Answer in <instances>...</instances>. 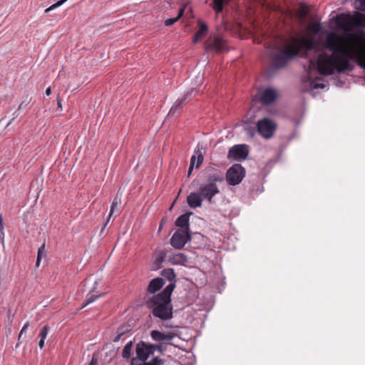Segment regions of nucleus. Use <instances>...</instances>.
Instances as JSON below:
<instances>
[{"instance_id":"obj_41","label":"nucleus","mask_w":365,"mask_h":365,"mask_svg":"<svg viewBox=\"0 0 365 365\" xmlns=\"http://www.w3.org/2000/svg\"><path fill=\"white\" fill-rule=\"evenodd\" d=\"M46 251L45 250V245L44 244H43L39 248H38V255L37 256H40V257L41 258L43 256H46Z\"/></svg>"},{"instance_id":"obj_39","label":"nucleus","mask_w":365,"mask_h":365,"mask_svg":"<svg viewBox=\"0 0 365 365\" xmlns=\"http://www.w3.org/2000/svg\"><path fill=\"white\" fill-rule=\"evenodd\" d=\"M149 347H150V350L151 351H150L151 354H153V353L156 350L159 351L160 352H163V349L160 345L149 344Z\"/></svg>"},{"instance_id":"obj_35","label":"nucleus","mask_w":365,"mask_h":365,"mask_svg":"<svg viewBox=\"0 0 365 365\" xmlns=\"http://www.w3.org/2000/svg\"><path fill=\"white\" fill-rule=\"evenodd\" d=\"M68 0H60V1H58L56 3L53 4V5H51L48 8H47L45 10V13H48L49 11L56 9L57 7L61 6L63 4H64Z\"/></svg>"},{"instance_id":"obj_1","label":"nucleus","mask_w":365,"mask_h":365,"mask_svg":"<svg viewBox=\"0 0 365 365\" xmlns=\"http://www.w3.org/2000/svg\"><path fill=\"white\" fill-rule=\"evenodd\" d=\"M338 36L335 32H328L323 41L325 52L317 56L316 61L319 73L323 76H330L336 73H342L351 71L353 64L349 58H354L356 64L365 69V61L361 55V50L358 43H354L349 50L343 46H338Z\"/></svg>"},{"instance_id":"obj_63","label":"nucleus","mask_w":365,"mask_h":365,"mask_svg":"<svg viewBox=\"0 0 365 365\" xmlns=\"http://www.w3.org/2000/svg\"><path fill=\"white\" fill-rule=\"evenodd\" d=\"M16 113V112H15V113H14V118H16V117H17V116L19 115V113Z\"/></svg>"},{"instance_id":"obj_56","label":"nucleus","mask_w":365,"mask_h":365,"mask_svg":"<svg viewBox=\"0 0 365 365\" xmlns=\"http://www.w3.org/2000/svg\"><path fill=\"white\" fill-rule=\"evenodd\" d=\"M57 104H58V108H62L61 99L60 98L59 96L57 98Z\"/></svg>"},{"instance_id":"obj_4","label":"nucleus","mask_w":365,"mask_h":365,"mask_svg":"<svg viewBox=\"0 0 365 365\" xmlns=\"http://www.w3.org/2000/svg\"><path fill=\"white\" fill-rule=\"evenodd\" d=\"M202 237L200 233H192L184 230H176L170 238V243L173 247L177 250H181L185 244L190 242L193 237Z\"/></svg>"},{"instance_id":"obj_11","label":"nucleus","mask_w":365,"mask_h":365,"mask_svg":"<svg viewBox=\"0 0 365 365\" xmlns=\"http://www.w3.org/2000/svg\"><path fill=\"white\" fill-rule=\"evenodd\" d=\"M150 351H151L150 350L149 344H146L143 341H139L136 344V348H135V352H136V355H137V357L135 359H137L138 362L139 361H146L148 359V357L150 356V355H151Z\"/></svg>"},{"instance_id":"obj_7","label":"nucleus","mask_w":365,"mask_h":365,"mask_svg":"<svg viewBox=\"0 0 365 365\" xmlns=\"http://www.w3.org/2000/svg\"><path fill=\"white\" fill-rule=\"evenodd\" d=\"M250 152V147L246 144H238L231 147L228 151V159H233L237 161L245 160Z\"/></svg>"},{"instance_id":"obj_48","label":"nucleus","mask_w":365,"mask_h":365,"mask_svg":"<svg viewBox=\"0 0 365 365\" xmlns=\"http://www.w3.org/2000/svg\"><path fill=\"white\" fill-rule=\"evenodd\" d=\"M202 37V36H198V34L196 33L195 34V36H194V38H193V41H192L193 43H197L200 40V38H201Z\"/></svg>"},{"instance_id":"obj_20","label":"nucleus","mask_w":365,"mask_h":365,"mask_svg":"<svg viewBox=\"0 0 365 365\" xmlns=\"http://www.w3.org/2000/svg\"><path fill=\"white\" fill-rule=\"evenodd\" d=\"M168 261L174 265H185L187 262V257L183 253L172 254L168 256Z\"/></svg>"},{"instance_id":"obj_27","label":"nucleus","mask_w":365,"mask_h":365,"mask_svg":"<svg viewBox=\"0 0 365 365\" xmlns=\"http://www.w3.org/2000/svg\"><path fill=\"white\" fill-rule=\"evenodd\" d=\"M120 202V200L118 198V197H114L111 207H110V211L108 215V217L107 219V222L105 224L104 227H106L110 220V218L111 217L112 215L115 212V208L118 207V204Z\"/></svg>"},{"instance_id":"obj_42","label":"nucleus","mask_w":365,"mask_h":365,"mask_svg":"<svg viewBox=\"0 0 365 365\" xmlns=\"http://www.w3.org/2000/svg\"><path fill=\"white\" fill-rule=\"evenodd\" d=\"M178 18H170L168 19L165 21V25L167 26H170L173 25L175 22H177Z\"/></svg>"},{"instance_id":"obj_45","label":"nucleus","mask_w":365,"mask_h":365,"mask_svg":"<svg viewBox=\"0 0 365 365\" xmlns=\"http://www.w3.org/2000/svg\"><path fill=\"white\" fill-rule=\"evenodd\" d=\"M98 359L93 357L91 361L89 363V365H98Z\"/></svg>"},{"instance_id":"obj_32","label":"nucleus","mask_w":365,"mask_h":365,"mask_svg":"<svg viewBox=\"0 0 365 365\" xmlns=\"http://www.w3.org/2000/svg\"><path fill=\"white\" fill-rule=\"evenodd\" d=\"M318 80L320 78H317L311 82V87L314 89L318 88H324L326 87V84L324 83H319Z\"/></svg>"},{"instance_id":"obj_3","label":"nucleus","mask_w":365,"mask_h":365,"mask_svg":"<svg viewBox=\"0 0 365 365\" xmlns=\"http://www.w3.org/2000/svg\"><path fill=\"white\" fill-rule=\"evenodd\" d=\"M298 55L299 50L293 49L292 46L280 48L271 56L269 66L267 70L269 76H271L272 73L277 70L285 68L289 62Z\"/></svg>"},{"instance_id":"obj_18","label":"nucleus","mask_w":365,"mask_h":365,"mask_svg":"<svg viewBox=\"0 0 365 365\" xmlns=\"http://www.w3.org/2000/svg\"><path fill=\"white\" fill-rule=\"evenodd\" d=\"M187 203L191 208L200 207L202 204V199L199 192H190L187 197Z\"/></svg>"},{"instance_id":"obj_14","label":"nucleus","mask_w":365,"mask_h":365,"mask_svg":"<svg viewBox=\"0 0 365 365\" xmlns=\"http://www.w3.org/2000/svg\"><path fill=\"white\" fill-rule=\"evenodd\" d=\"M277 93L273 88H267L261 93L259 101L263 106H269L277 99Z\"/></svg>"},{"instance_id":"obj_55","label":"nucleus","mask_w":365,"mask_h":365,"mask_svg":"<svg viewBox=\"0 0 365 365\" xmlns=\"http://www.w3.org/2000/svg\"><path fill=\"white\" fill-rule=\"evenodd\" d=\"M11 326H10V324H9L7 328H6V334L8 336L9 334H11Z\"/></svg>"},{"instance_id":"obj_44","label":"nucleus","mask_w":365,"mask_h":365,"mask_svg":"<svg viewBox=\"0 0 365 365\" xmlns=\"http://www.w3.org/2000/svg\"><path fill=\"white\" fill-rule=\"evenodd\" d=\"M165 222H166V217H163L160 223V225H159V229H158L159 232L162 230Z\"/></svg>"},{"instance_id":"obj_59","label":"nucleus","mask_w":365,"mask_h":365,"mask_svg":"<svg viewBox=\"0 0 365 365\" xmlns=\"http://www.w3.org/2000/svg\"><path fill=\"white\" fill-rule=\"evenodd\" d=\"M41 259V258L40 257V256H37V259H36V267L39 266Z\"/></svg>"},{"instance_id":"obj_8","label":"nucleus","mask_w":365,"mask_h":365,"mask_svg":"<svg viewBox=\"0 0 365 365\" xmlns=\"http://www.w3.org/2000/svg\"><path fill=\"white\" fill-rule=\"evenodd\" d=\"M205 178V185L207 186H217V183H221L224 181L223 174L220 171L207 169L202 172Z\"/></svg>"},{"instance_id":"obj_21","label":"nucleus","mask_w":365,"mask_h":365,"mask_svg":"<svg viewBox=\"0 0 365 365\" xmlns=\"http://www.w3.org/2000/svg\"><path fill=\"white\" fill-rule=\"evenodd\" d=\"M168 251L166 250H160L158 252L155 260L154 264L157 269H160L162 267V264L166 259L168 260V256H167Z\"/></svg>"},{"instance_id":"obj_38","label":"nucleus","mask_w":365,"mask_h":365,"mask_svg":"<svg viewBox=\"0 0 365 365\" xmlns=\"http://www.w3.org/2000/svg\"><path fill=\"white\" fill-rule=\"evenodd\" d=\"M151 365H165V360L155 356L151 359Z\"/></svg>"},{"instance_id":"obj_62","label":"nucleus","mask_w":365,"mask_h":365,"mask_svg":"<svg viewBox=\"0 0 365 365\" xmlns=\"http://www.w3.org/2000/svg\"><path fill=\"white\" fill-rule=\"evenodd\" d=\"M345 34H346V36H349L350 35V33H349V31L348 30H346L345 31Z\"/></svg>"},{"instance_id":"obj_5","label":"nucleus","mask_w":365,"mask_h":365,"mask_svg":"<svg viewBox=\"0 0 365 365\" xmlns=\"http://www.w3.org/2000/svg\"><path fill=\"white\" fill-rule=\"evenodd\" d=\"M245 169L242 165L233 164L226 172V180L228 185L235 186L239 185L245 177Z\"/></svg>"},{"instance_id":"obj_30","label":"nucleus","mask_w":365,"mask_h":365,"mask_svg":"<svg viewBox=\"0 0 365 365\" xmlns=\"http://www.w3.org/2000/svg\"><path fill=\"white\" fill-rule=\"evenodd\" d=\"M50 331V327L48 325H45L39 331L38 337L40 339H46L47 337L48 332Z\"/></svg>"},{"instance_id":"obj_25","label":"nucleus","mask_w":365,"mask_h":365,"mask_svg":"<svg viewBox=\"0 0 365 365\" xmlns=\"http://www.w3.org/2000/svg\"><path fill=\"white\" fill-rule=\"evenodd\" d=\"M197 153H197V156L195 155H193L191 157V159H190V163L193 162L194 163V167L195 166V168L200 167V165L202 164V161H203V155H202V154L199 150L197 151Z\"/></svg>"},{"instance_id":"obj_12","label":"nucleus","mask_w":365,"mask_h":365,"mask_svg":"<svg viewBox=\"0 0 365 365\" xmlns=\"http://www.w3.org/2000/svg\"><path fill=\"white\" fill-rule=\"evenodd\" d=\"M225 49V43L223 38L219 36H215L207 42L206 45V51L222 52Z\"/></svg>"},{"instance_id":"obj_2","label":"nucleus","mask_w":365,"mask_h":365,"mask_svg":"<svg viewBox=\"0 0 365 365\" xmlns=\"http://www.w3.org/2000/svg\"><path fill=\"white\" fill-rule=\"evenodd\" d=\"M173 287V284L167 285L161 292L148 298L145 302L146 307L151 311L152 314L161 321H167L173 317L171 304Z\"/></svg>"},{"instance_id":"obj_51","label":"nucleus","mask_w":365,"mask_h":365,"mask_svg":"<svg viewBox=\"0 0 365 365\" xmlns=\"http://www.w3.org/2000/svg\"><path fill=\"white\" fill-rule=\"evenodd\" d=\"M193 168H194V163L192 162V163H190V167H189V169H188V175H190L191 174Z\"/></svg>"},{"instance_id":"obj_54","label":"nucleus","mask_w":365,"mask_h":365,"mask_svg":"<svg viewBox=\"0 0 365 365\" xmlns=\"http://www.w3.org/2000/svg\"><path fill=\"white\" fill-rule=\"evenodd\" d=\"M97 286H98V282L96 281L94 282L93 287L92 288V289L91 290L90 292L93 293L94 292H96V289H97Z\"/></svg>"},{"instance_id":"obj_10","label":"nucleus","mask_w":365,"mask_h":365,"mask_svg":"<svg viewBox=\"0 0 365 365\" xmlns=\"http://www.w3.org/2000/svg\"><path fill=\"white\" fill-rule=\"evenodd\" d=\"M175 336L173 332L163 333L158 330H153L150 332L151 339L160 344L172 345L170 341Z\"/></svg>"},{"instance_id":"obj_57","label":"nucleus","mask_w":365,"mask_h":365,"mask_svg":"<svg viewBox=\"0 0 365 365\" xmlns=\"http://www.w3.org/2000/svg\"><path fill=\"white\" fill-rule=\"evenodd\" d=\"M130 365H138V360L135 358L131 359Z\"/></svg>"},{"instance_id":"obj_64","label":"nucleus","mask_w":365,"mask_h":365,"mask_svg":"<svg viewBox=\"0 0 365 365\" xmlns=\"http://www.w3.org/2000/svg\"><path fill=\"white\" fill-rule=\"evenodd\" d=\"M21 108H23V106H22V104H20L19 108L21 109Z\"/></svg>"},{"instance_id":"obj_9","label":"nucleus","mask_w":365,"mask_h":365,"mask_svg":"<svg viewBox=\"0 0 365 365\" xmlns=\"http://www.w3.org/2000/svg\"><path fill=\"white\" fill-rule=\"evenodd\" d=\"M192 93L193 89H190L183 95L182 98H178L171 107L168 115H175V114L179 113L183 106L191 99Z\"/></svg>"},{"instance_id":"obj_43","label":"nucleus","mask_w":365,"mask_h":365,"mask_svg":"<svg viewBox=\"0 0 365 365\" xmlns=\"http://www.w3.org/2000/svg\"><path fill=\"white\" fill-rule=\"evenodd\" d=\"M124 332L121 331L120 333L118 334L114 339H113V342H118L120 341L121 336L123 335Z\"/></svg>"},{"instance_id":"obj_29","label":"nucleus","mask_w":365,"mask_h":365,"mask_svg":"<svg viewBox=\"0 0 365 365\" xmlns=\"http://www.w3.org/2000/svg\"><path fill=\"white\" fill-rule=\"evenodd\" d=\"M309 11L304 4L301 5L300 9L298 11L297 14L301 21H304L308 16Z\"/></svg>"},{"instance_id":"obj_40","label":"nucleus","mask_w":365,"mask_h":365,"mask_svg":"<svg viewBox=\"0 0 365 365\" xmlns=\"http://www.w3.org/2000/svg\"><path fill=\"white\" fill-rule=\"evenodd\" d=\"M29 327V322H26V323L23 326V327H22V329H21L20 333H19V336H18V340H20V339L22 338L23 335L26 332V331H27V329H28Z\"/></svg>"},{"instance_id":"obj_16","label":"nucleus","mask_w":365,"mask_h":365,"mask_svg":"<svg viewBox=\"0 0 365 365\" xmlns=\"http://www.w3.org/2000/svg\"><path fill=\"white\" fill-rule=\"evenodd\" d=\"M192 212H187L180 215L175 220V226L180 227L178 230H184L185 232H190V217L192 215Z\"/></svg>"},{"instance_id":"obj_50","label":"nucleus","mask_w":365,"mask_h":365,"mask_svg":"<svg viewBox=\"0 0 365 365\" xmlns=\"http://www.w3.org/2000/svg\"><path fill=\"white\" fill-rule=\"evenodd\" d=\"M45 345V339H40L38 341V346L40 349H43Z\"/></svg>"},{"instance_id":"obj_46","label":"nucleus","mask_w":365,"mask_h":365,"mask_svg":"<svg viewBox=\"0 0 365 365\" xmlns=\"http://www.w3.org/2000/svg\"><path fill=\"white\" fill-rule=\"evenodd\" d=\"M183 14H184V9H183V8H180V9H179L178 14V16H176V18H178V20L180 18H181V16H182Z\"/></svg>"},{"instance_id":"obj_31","label":"nucleus","mask_w":365,"mask_h":365,"mask_svg":"<svg viewBox=\"0 0 365 365\" xmlns=\"http://www.w3.org/2000/svg\"><path fill=\"white\" fill-rule=\"evenodd\" d=\"M331 20H334L337 26L341 27L346 24L344 16L342 14L336 15L333 17Z\"/></svg>"},{"instance_id":"obj_34","label":"nucleus","mask_w":365,"mask_h":365,"mask_svg":"<svg viewBox=\"0 0 365 365\" xmlns=\"http://www.w3.org/2000/svg\"><path fill=\"white\" fill-rule=\"evenodd\" d=\"M316 43V48L315 53H317L318 55L322 53V52H325V49L323 48V41L315 40Z\"/></svg>"},{"instance_id":"obj_52","label":"nucleus","mask_w":365,"mask_h":365,"mask_svg":"<svg viewBox=\"0 0 365 365\" xmlns=\"http://www.w3.org/2000/svg\"><path fill=\"white\" fill-rule=\"evenodd\" d=\"M7 318H8V320L9 322V324H10V326H11L12 318H11V311L10 310H9V312H8Z\"/></svg>"},{"instance_id":"obj_17","label":"nucleus","mask_w":365,"mask_h":365,"mask_svg":"<svg viewBox=\"0 0 365 365\" xmlns=\"http://www.w3.org/2000/svg\"><path fill=\"white\" fill-rule=\"evenodd\" d=\"M165 284V279L161 277H155L151 279L147 288L148 294H156L155 293L160 290Z\"/></svg>"},{"instance_id":"obj_61","label":"nucleus","mask_w":365,"mask_h":365,"mask_svg":"<svg viewBox=\"0 0 365 365\" xmlns=\"http://www.w3.org/2000/svg\"><path fill=\"white\" fill-rule=\"evenodd\" d=\"M18 343L16 344V348H19L21 345V344L22 343V341L20 339V340H18Z\"/></svg>"},{"instance_id":"obj_49","label":"nucleus","mask_w":365,"mask_h":365,"mask_svg":"<svg viewBox=\"0 0 365 365\" xmlns=\"http://www.w3.org/2000/svg\"><path fill=\"white\" fill-rule=\"evenodd\" d=\"M345 82L341 80H337L336 81V85L339 87H342L344 85Z\"/></svg>"},{"instance_id":"obj_22","label":"nucleus","mask_w":365,"mask_h":365,"mask_svg":"<svg viewBox=\"0 0 365 365\" xmlns=\"http://www.w3.org/2000/svg\"><path fill=\"white\" fill-rule=\"evenodd\" d=\"M243 130L249 138H253L256 135V132H257V125L252 126L248 123L245 122L243 125Z\"/></svg>"},{"instance_id":"obj_15","label":"nucleus","mask_w":365,"mask_h":365,"mask_svg":"<svg viewBox=\"0 0 365 365\" xmlns=\"http://www.w3.org/2000/svg\"><path fill=\"white\" fill-rule=\"evenodd\" d=\"M356 17L358 21L357 25L355 26V30L356 32V37L359 40L365 43V14L356 12Z\"/></svg>"},{"instance_id":"obj_33","label":"nucleus","mask_w":365,"mask_h":365,"mask_svg":"<svg viewBox=\"0 0 365 365\" xmlns=\"http://www.w3.org/2000/svg\"><path fill=\"white\" fill-rule=\"evenodd\" d=\"M354 5L356 9L365 11V0H354Z\"/></svg>"},{"instance_id":"obj_53","label":"nucleus","mask_w":365,"mask_h":365,"mask_svg":"<svg viewBox=\"0 0 365 365\" xmlns=\"http://www.w3.org/2000/svg\"><path fill=\"white\" fill-rule=\"evenodd\" d=\"M138 365H151V360L149 361H141V362H138Z\"/></svg>"},{"instance_id":"obj_28","label":"nucleus","mask_w":365,"mask_h":365,"mask_svg":"<svg viewBox=\"0 0 365 365\" xmlns=\"http://www.w3.org/2000/svg\"><path fill=\"white\" fill-rule=\"evenodd\" d=\"M197 24L199 29L196 33L198 34V36H203L207 32V25L200 20L198 21Z\"/></svg>"},{"instance_id":"obj_47","label":"nucleus","mask_w":365,"mask_h":365,"mask_svg":"<svg viewBox=\"0 0 365 365\" xmlns=\"http://www.w3.org/2000/svg\"><path fill=\"white\" fill-rule=\"evenodd\" d=\"M0 241L4 243V230H0Z\"/></svg>"},{"instance_id":"obj_24","label":"nucleus","mask_w":365,"mask_h":365,"mask_svg":"<svg viewBox=\"0 0 365 365\" xmlns=\"http://www.w3.org/2000/svg\"><path fill=\"white\" fill-rule=\"evenodd\" d=\"M133 343L132 341H128L124 346L122 352L123 358L128 359L131 356V351L133 349Z\"/></svg>"},{"instance_id":"obj_60","label":"nucleus","mask_w":365,"mask_h":365,"mask_svg":"<svg viewBox=\"0 0 365 365\" xmlns=\"http://www.w3.org/2000/svg\"><path fill=\"white\" fill-rule=\"evenodd\" d=\"M0 230H4L3 220L1 215H0Z\"/></svg>"},{"instance_id":"obj_13","label":"nucleus","mask_w":365,"mask_h":365,"mask_svg":"<svg viewBox=\"0 0 365 365\" xmlns=\"http://www.w3.org/2000/svg\"><path fill=\"white\" fill-rule=\"evenodd\" d=\"M199 193L202 197L211 202L213 197L220 193V189L217 186H207L204 184L199 187Z\"/></svg>"},{"instance_id":"obj_37","label":"nucleus","mask_w":365,"mask_h":365,"mask_svg":"<svg viewBox=\"0 0 365 365\" xmlns=\"http://www.w3.org/2000/svg\"><path fill=\"white\" fill-rule=\"evenodd\" d=\"M306 48L309 51H314L315 52V48H316L315 40L312 39V40L309 41L306 43Z\"/></svg>"},{"instance_id":"obj_19","label":"nucleus","mask_w":365,"mask_h":365,"mask_svg":"<svg viewBox=\"0 0 365 365\" xmlns=\"http://www.w3.org/2000/svg\"><path fill=\"white\" fill-rule=\"evenodd\" d=\"M160 275L163 277L162 278L169 282L168 285H172L173 284V289L176 287V274L174 272V269L172 268H166L163 269L161 272Z\"/></svg>"},{"instance_id":"obj_26","label":"nucleus","mask_w":365,"mask_h":365,"mask_svg":"<svg viewBox=\"0 0 365 365\" xmlns=\"http://www.w3.org/2000/svg\"><path fill=\"white\" fill-rule=\"evenodd\" d=\"M103 294H94L93 293L89 292L86 297V303L81 307V309L86 307L88 304L95 302L97 299L100 298Z\"/></svg>"},{"instance_id":"obj_23","label":"nucleus","mask_w":365,"mask_h":365,"mask_svg":"<svg viewBox=\"0 0 365 365\" xmlns=\"http://www.w3.org/2000/svg\"><path fill=\"white\" fill-rule=\"evenodd\" d=\"M231 0H213V9L217 13H220L223 10L225 4H228Z\"/></svg>"},{"instance_id":"obj_58","label":"nucleus","mask_w":365,"mask_h":365,"mask_svg":"<svg viewBox=\"0 0 365 365\" xmlns=\"http://www.w3.org/2000/svg\"><path fill=\"white\" fill-rule=\"evenodd\" d=\"M51 93V87H48L46 89V91H45V94L46 96H50Z\"/></svg>"},{"instance_id":"obj_6","label":"nucleus","mask_w":365,"mask_h":365,"mask_svg":"<svg viewBox=\"0 0 365 365\" xmlns=\"http://www.w3.org/2000/svg\"><path fill=\"white\" fill-rule=\"evenodd\" d=\"M277 128V123L269 118L260 119L257 123L258 134L267 140L273 137Z\"/></svg>"},{"instance_id":"obj_36","label":"nucleus","mask_w":365,"mask_h":365,"mask_svg":"<svg viewBox=\"0 0 365 365\" xmlns=\"http://www.w3.org/2000/svg\"><path fill=\"white\" fill-rule=\"evenodd\" d=\"M322 31V26L320 22H317L312 25V31L317 35Z\"/></svg>"}]
</instances>
